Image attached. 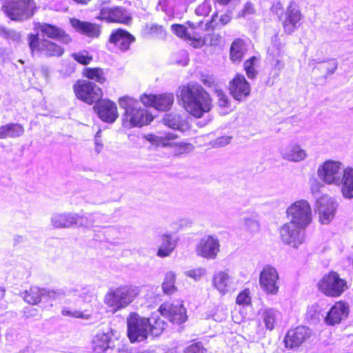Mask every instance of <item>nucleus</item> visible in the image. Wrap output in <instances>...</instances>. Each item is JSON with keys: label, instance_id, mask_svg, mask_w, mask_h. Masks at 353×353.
<instances>
[{"label": "nucleus", "instance_id": "nucleus-1", "mask_svg": "<svg viewBox=\"0 0 353 353\" xmlns=\"http://www.w3.org/2000/svg\"><path fill=\"white\" fill-rule=\"evenodd\" d=\"M178 98L185 110L192 116L201 118L212 108L209 94L199 84L188 83L179 87Z\"/></svg>", "mask_w": 353, "mask_h": 353}, {"label": "nucleus", "instance_id": "nucleus-61", "mask_svg": "<svg viewBox=\"0 0 353 353\" xmlns=\"http://www.w3.org/2000/svg\"><path fill=\"white\" fill-rule=\"evenodd\" d=\"M94 150L97 154H99L103 148V143L100 139H95L94 140Z\"/></svg>", "mask_w": 353, "mask_h": 353}, {"label": "nucleus", "instance_id": "nucleus-25", "mask_svg": "<svg viewBox=\"0 0 353 353\" xmlns=\"http://www.w3.org/2000/svg\"><path fill=\"white\" fill-rule=\"evenodd\" d=\"M134 40V37L123 29H117L112 31L109 38V42L116 46L121 51L128 50L130 44Z\"/></svg>", "mask_w": 353, "mask_h": 353}, {"label": "nucleus", "instance_id": "nucleus-50", "mask_svg": "<svg viewBox=\"0 0 353 353\" xmlns=\"http://www.w3.org/2000/svg\"><path fill=\"white\" fill-rule=\"evenodd\" d=\"M232 139L231 136H222L212 141L210 144L214 148H221L228 145Z\"/></svg>", "mask_w": 353, "mask_h": 353}, {"label": "nucleus", "instance_id": "nucleus-60", "mask_svg": "<svg viewBox=\"0 0 353 353\" xmlns=\"http://www.w3.org/2000/svg\"><path fill=\"white\" fill-rule=\"evenodd\" d=\"M232 17L231 14L230 13H225L224 14H222L219 19V21L224 26L228 24L231 21Z\"/></svg>", "mask_w": 353, "mask_h": 353}, {"label": "nucleus", "instance_id": "nucleus-47", "mask_svg": "<svg viewBox=\"0 0 353 353\" xmlns=\"http://www.w3.org/2000/svg\"><path fill=\"white\" fill-rule=\"evenodd\" d=\"M171 29L176 36L181 39L187 40L190 38V34L188 33L187 28L183 25L174 24L171 26Z\"/></svg>", "mask_w": 353, "mask_h": 353}, {"label": "nucleus", "instance_id": "nucleus-39", "mask_svg": "<svg viewBox=\"0 0 353 353\" xmlns=\"http://www.w3.org/2000/svg\"><path fill=\"white\" fill-rule=\"evenodd\" d=\"M78 292V289L74 287L65 288L64 289H57L52 290H46V294L48 297L52 299H57L62 298L65 296H69L72 294H75Z\"/></svg>", "mask_w": 353, "mask_h": 353}, {"label": "nucleus", "instance_id": "nucleus-33", "mask_svg": "<svg viewBox=\"0 0 353 353\" xmlns=\"http://www.w3.org/2000/svg\"><path fill=\"white\" fill-rule=\"evenodd\" d=\"M243 228L248 232L254 234L260 230V223L256 213L244 216L241 220Z\"/></svg>", "mask_w": 353, "mask_h": 353}, {"label": "nucleus", "instance_id": "nucleus-12", "mask_svg": "<svg viewBox=\"0 0 353 353\" xmlns=\"http://www.w3.org/2000/svg\"><path fill=\"white\" fill-rule=\"evenodd\" d=\"M305 230L288 221L280 228V236L284 243L297 248L305 241Z\"/></svg>", "mask_w": 353, "mask_h": 353}, {"label": "nucleus", "instance_id": "nucleus-9", "mask_svg": "<svg viewBox=\"0 0 353 353\" xmlns=\"http://www.w3.org/2000/svg\"><path fill=\"white\" fill-rule=\"evenodd\" d=\"M128 336L132 343L143 341L149 334V319L132 312L127 318Z\"/></svg>", "mask_w": 353, "mask_h": 353}, {"label": "nucleus", "instance_id": "nucleus-44", "mask_svg": "<svg viewBox=\"0 0 353 353\" xmlns=\"http://www.w3.org/2000/svg\"><path fill=\"white\" fill-rule=\"evenodd\" d=\"M61 314L64 316L82 319L85 320H88L91 317V315L89 314H85L84 312L79 310H71L68 307H64L61 311Z\"/></svg>", "mask_w": 353, "mask_h": 353}, {"label": "nucleus", "instance_id": "nucleus-3", "mask_svg": "<svg viewBox=\"0 0 353 353\" xmlns=\"http://www.w3.org/2000/svg\"><path fill=\"white\" fill-rule=\"evenodd\" d=\"M139 288L133 285H121L117 288H110L105 294L103 302L114 313L121 310L138 297Z\"/></svg>", "mask_w": 353, "mask_h": 353}, {"label": "nucleus", "instance_id": "nucleus-37", "mask_svg": "<svg viewBox=\"0 0 353 353\" xmlns=\"http://www.w3.org/2000/svg\"><path fill=\"white\" fill-rule=\"evenodd\" d=\"M279 315V312L272 308H267L263 310L262 319L267 329L272 330L274 328Z\"/></svg>", "mask_w": 353, "mask_h": 353}, {"label": "nucleus", "instance_id": "nucleus-6", "mask_svg": "<svg viewBox=\"0 0 353 353\" xmlns=\"http://www.w3.org/2000/svg\"><path fill=\"white\" fill-rule=\"evenodd\" d=\"M345 170L341 161L328 159L319 165L316 172L319 179L325 184L339 185Z\"/></svg>", "mask_w": 353, "mask_h": 353}, {"label": "nucleus", "instance_id": "nucleus-7", "mask_svg": "<svg viewBox=\"0 0 353 353\" xmlns=\"http://www.w3.org/2000/svg\"><path fill=\"white\" fill-rule=\"evenodd\" d=\"M320 292L327 296L337 297L347 288V281L334 271L324 274L317 283Z\"/></svg>", "mask_w": 353, "mask_h": 353}, {"label": "nucleus", "instance_id": "nucleus-40", "mask_svg": "<svg viewBox=\"0 0 353 353\" xmlns=\"http://www.w3.org/2000/svg\"><path fill=\"white\" fill-rule=\"evenodd\" d=\"M175 279L176 274L173 272H169L165 274L164 281L162 283V289L165 294H171L176 292Z\"/></svg>", "mask_w": 353, "mask_h": 353}, {"label": "nucleus", "instance_id": "nucleus-27", "mask_svg": "<svg viewBox=\"0 0 353 353\" xmlns=\"http://www.w3.org/2000/svg\"><path fill=\"white\" fill-rule=\"evenodd\" d=\"M70 22L76 30L89 37H97L100 34V27L95 23L81 21L75 18L70 19Z\"/></svg>", "mask_w": 353, "mask_h": 353}, {"label": "nucleus", "instance_id": "nucleus-56", "mask_svg": "<svg viewBox=\"0 0 353 353\" xmlns=\"http://www.w3.org/2000/svg\"><path fill=\"white\" fill-rule=\"evenodd\" d=\"M187 41L195 48H201L205 44V39H203L201 37H196L190 35V38H188Z\"/></svg>", "mask_w": 353, "mask_h": 353}, {"label": "nucleus", "instance_id": "nucleus-62", "mask_svg": "<svg viewBox=\"0 0 353 353\" xmlns=\"http://www.w3.org/2000/svg\"><path fill=\"white\" fill-rule=\"evenodd\" d=\"M187 24L188 25V26L192 29H196L198 27H200L202 24V21H199V22H197L196 23L192 22V21H188L187 22Z\"/></svg>", "mask_w": 353, "mask_h": 353}, {"label": "nucleus", "instance_id": "nucleus-35", "mask_svg": "<svg viewBox=\"0 0 353 353\" xmlns=\"http://www.w3.org/2000/svg\"><path fill=\"white\" fill-rule=\"evenodd\" d=\"M46 290L38 287H31L29 290L26 291L23 299L25 301L32 305H37L41 301L42 296L46 294Z\"/></svg>", "mask_w": 353, "mask_h": 353}, {"label": "nucleus", "instance_id": "nucleus-23", "mask_svg": "<svg viewBox=\"0 0 353 353\" xmlns=\"http://www.w3.org/2000/svg\"><path fill=\"white\" fill-rule=\"evenodd\" d=\"M94 108L103 121L113 123L118 118L117 107L110 100H100Z\"/></svg>", "mask_w": 353, "mask_h": 353}, {"label": "nucleus", "instance_id": "nucleus-19", "mask_svg": "<svg viewBox=\"0 0 353 353\" xmlns=\"http://www.w3.org/2000/svg\"><path fill=\"white\" fill-rule=\"evenodd\" d=\"M97 18L105 20L110 23H119L123 24H128L131 21L130 13L124 8L120 6L112 8L103 7Z\"/></svg>", "mask_w": 353, "mask_h": 353}, {"label": "nucleus", "instance_id": "nucleus-10", "mask_svg": "<svg viewBox=\"0 0 353 353\" xmlns=\"http://www.w3.org/2000/svg\"><path fill=\"white\" fill-rule=\"evenodd\" d=\"M76 97L88 104L99 102L103 97L102 90L88 80L79 81L73 86Z\"/></svg>", "mask_w": 353, "mask_h": 353}, {"label": "nucleus", "instance_id": "nucleus-58", "mask_svg": "<svg viewBox=\"0 0 353 353\" xmlns=\"http://www.w3.org/2000/svg\"><path fill=\"white\" fill-rule=\"evenodd\" d=\"M205 41L209 40L210 44L211 46H216L219 43L221 40V36L218 33H212L206 35Z\"/></svg>", "mask_w": 353, "mask_h": 353}, {"label": "nucleus", "instance_id": "nucleus-2", "mask_svg": "<svg viewBox=\"0 0 353 353\" xmlns=\"http://www.w3.org/2000/svg\"><path fill=\"white\" fill-rule=\"evenodd\" d=\"M119 105L125 110L123 114V125L125 128L141 127L149 124L153 119L147 110L141 108L137 100L128 96L121 97Z\"/></svg>", "mask_w": 353, "mask_h": 353}, {"label": "nucleus", "instance_id": "nucleus-45", "mask_svg": "<svg viewBox=\"0 0 353 353\" xmlns=\"http://www.w3.org/2000/svg\"><path fill=\"white\" fill-rule=\"evenodd\" d=\"M172 147L174 148V152L176 154L187 153L193 150V145L185 142H174Z\"/></svg>", "mask_w": 353, "mask_h": 353}, {"label": "nucleus", "instance_id": "nucleus-32", "mask_svg": "<svg viewBox=\"0 0 353 353\" xmlns=\"http://www.w3.org/2000/svg\"><path fill=\"white\" fill-rule=\"evenodd\" d=\"M24 133V128L19 123H8L0 127V139L16 138Z\"/></svg>", "mask_w": 353, "mask_h": 353}, {"label": "nucleus", "instance_id": "nucleus-59", "mask_svg": "<svg viewBox=\"0 0 353 353\" xmlns=\"http://www.w3.org/2000/svg\"><path fill=\"white\" fill-rule=\"evenodd\" d=\"M337 68L338 62L336 60L332 59L330 61L327 66V74L330 75L334 74L336 72Z\"/></svg>", "mask_w": 353, "mask_h": 353}, {"label": "nucleus", "instance_id": "nucleus-28", "mask_svg": "<svg viewBox=\"0 0 353 353\" xmlns=\"http://www.w3.org/2000/svg\"><path fill=\"white\" fill-rule=\"evenodd\" d=\"M112 332L110 328L99 331L93 336L92 348L96 353H103L110 347Z\"/></svg>", "mask_w": 353, "mask_h": 353}, {"label": "nucleus", "instance_id": "nucleus-14", "mask_svg": "<svg viewBox=\"0 0 353 353\" xmlns=\"http://www.w3.org/2000/svg\"><path fill=\"white\" fill-rule=\"evenodd\" d=\"M212 283L213 288L222 296L234 290L239 283L229 270L215 272L212 276Z\"/></svg>", "mask_w": 353, "mask_h": 353}, {"label": "nucleus", "instance_id": "nucleus-11", "mask_svg": "<svg viewBox=\"0 0 353 353\" xmlns=\"http://www.w3.org/2000/svg\"><path fill=\"white\" fill-rule=\"evenodd\" d=\"M302 19L303 14L299 6L294 1H290L281 18L284 32L292 34L299 28Z\"/></svg>", "mask_w": 353, "mask_h": 353}, {"label": "nucleus", "instance_id": "nucleus-34", "mask_svg": "<svg viewBox=\"0 0 353 353\" xmlns=\"http://www.w3.org/2000/svg\"><path fill=\"white\" fill-rule=\"evenodd\" d=\"M246 52L245 43L242 40L236 39L230 47V59L233 62L241 61Z\"/></svg>", "mask_w": 353, "mask_h": 353}, {"label": "nucleus", "instance_id": "nucleus-5", "mask_svg": "<svg viewBox=\"0 0 353 353\" xmlns=\"http://www.w3.org/2000/svg\"><path fill=\"white\" fill-rule=\"evenodd\" d=\"M3 8L11 20L23 21L33 16L37 6L34 0H9Z\"/></svg>", "mask_w": 353, "mask_h": 353}, {"label": "nucleus", "instance_id": "nucleus-41", "mask_svg": "<svg viewBox=\"0 0 353 353\" xmlns=\"http://www.w3.org/2000/svg\"><path fill=\"white\" fill-rule=\"evenodd\" d=\"M163 123L173 129L179 130L182 126L181 117L176 114H167L163 119Z\"/></svg>", "mask_w": 353, "mask_h": 353}, {"label": "nucleus", "instance_id": "nucleus-21", "mask_svg": "<svg viewBox=\"0 0 353 353\" xmlns=\"http://www.w3.org/2000/svg\"><path fill=\"white\" fill-rule=\"evenodd\" d=\"M229 90L233 98L237 101L245 100L250 94V85L243 74H238L230 82Z\"/></svg>", "mask_w": 353, "mask_h": 353}, {"label": "nucleus", "instance_id": "nucleus-4", "mask_svg": "<svg viewBox=\"0 0 353 353\" xmlns=\"http://www.w3.org/2000/svg\"><path fill=\"white\" fill-rule=\"evenodd\" d=\"M288 221L301 228H307L312 222V211L306 200H299L292 203L286 210Z\"/></svg>", "mask_w": 353, "mask_h": 353}, {"label": "nucleus", "instance_id": "nucleus-52", "mask_svg": "<svg viewBox=\"0 0 353 353\" xmlns=\"http://www.w3.org/2000/svg\"><path fill=\"white\" fill-rule=\"evenodd\" d=\"M215 95L217 98V103L220 107L226 108L230 105V101L228 96L221 90L215 91Z\"/></svg>", "mask_w": 353, "mask_h": 353}, {"label": "nucleus", "instance_id": "nucleus-46", "mask_svg": "<svg viewBox=\"0 0 353 353\" xmlns=\"http://www.w3.org/2000/svg\"><path fill=\"white\" fill-rule=\"evenodd\" d=\"M178 137V136L174 133H164L156 137L157 140L159 141V142L163 145H172L173 143H174V140Z\"/></svg>", "mask_w": 353, "mask_h": 353}, {"label": "nucleus", "instance_id": "nucleus-22", "mask_svg": "<svg viewBox=\"0 0 353 353\" xmlns=\"http://www.w3.org/2000/svg\"><path fill=\"white\" fill-rule=\"evenodd\" d=\"M311 335L310 330L304 326H299L288 332L285 337L286 347L294 348L300 346Z\"/></svg>", "mask_w": 353, "mask_h": 353}, {"label": "nucleus", "instance_id": "nucleus-15", "mask_svg": "<svg viewBox=\"0 0 353 353\" xmlns=\"http://www.w3.org/2000/svg\"><path fill=\"white\" fill-rule=\"evenodd\" d=\"M279 276L276 270L272 266L266 265L260 274V286L267 294H276L279 289Z\"/></svg>", "mask_w": 353, "mask_h": 353}, {"label": "nucleus", "instance_id": "nucleus-49", "mask_svg": "<svg viewBox=\"0 0 353 353\" xmlns=\"http://www.w3.org/2000/svg\"><path fill=\"white\" fill-rule=\"evenodd\" d=\"M185 274L193 279L194 281L200 280L204 275L206 274V270L203 268H199L197 269L190 270L185 272Z\"/></svg>", "mask_w": 353, "mask_h": 353}, {"label": "nucleus", "instance_id": "nucleus-26", "mask_svg": "<svg viewBox=\"0 0 353 353\" xmlns=\"http://www.w3.org/2000/svg\"><path fill=\"white\" fill-rule=\"evenodd\" d=\"M349 313V307L345 303L337 302L330 310L325 318V322L328 325L339 323L347 318Z\"/></svg>", "mask_w": 353, "mask_h": 353}, {"label": "nucleus", "instance_id": "nucleus-38", "mask_svg": "<svg viewBox=\"0 0 353 353\" xmlns=\"http://www.w3.org/2000/svg\"><path fill=\"white\" fill-rule=\"evenodd\" d=\"M148 319L150 321L149 332L154 336L160 335L165 327V321L154 314Z\"/></svg>", "mask_w": 353, "mask_h": 353}, {"label": "nucleus", "instance_id": "nucleus-20", "mask_svg": "<svg viewBox=\"0 0 353 353\" xmlns=\"http://www.w3.org/2000/svg\"><path fill=\"white\" fill-rule=\"evenodd\" d=\"M141 100L148 106H152L157 110L165 111L169 110L174 102V95L172 93L163 94H143Z\"/></svg>", "mask_w": 353, "mask_h": 353}, {"label": "nucleus", "instance_id": "nucleus-8", "mask_svg": "<svg viewBox=\"0 0 353 353\" xmlns=\"http://www.w3.org/2000/svg\"><path fill=\"white\" fill-rule=\"evenodd\" d=\"M28 43L33 54L59 57L64 53L63 47L48 39H40L37 34L29 35Z\"/></svg>", "mask_w": 353, "mask_h": 353}, {"label": "nucleus", "instance_id": "nucleus-36", "mask_svg": "<svg viewBox=\"0 0 353 353\" xmlns=\"http://www.w3.org/2000/svg\"><path fill=\"white\" fill-rule=\"evenodd\" d=\"M83 76L100 84L106 81L105 74L103 70L100 68H86L83 70Z\"/></svg>", "mask_w": 353, "mask_h": 353}, {"label": "nucleus", "instance_id": "nucleus-13", "mask_svg": "<svg viewBox=\"0 0 353 353\" xmlns=\"http://www.w3.org/2000/svg\"><path fill=\"white\" fill-rule=\"evenodd\" d=\"M337 206L335 200L327 195H323L316 200L315 210L321 224L327 225L333 220Z\"/></svg>", "mask_w": 353, "mask_h": 353}, {"label": "nucleus", "instance_id": "nucleus-53", "mask_svg": "<svg viewBox=\"0 0 353 353\" xmlns=\"http://www.w3.org/2000/svg\"><path fill=\"white\" fill-rule=\"evenodd\" d=\"M150 33L154 34L159 38H164L165 36V31L161 26L157 24H152L150 28Z\"/></svg>", "mask_w": 353, "mask_h": 353}, {"label": "nucleus", "instance_id": "nucleus-24", "mask_svg": "<svg viewBox=\"0 0 353 353\" xmlns=\"http://www.w3.org/2000/svg\"><path fill=\"white\" fill-rule=\"evenodd\" d=\"M38 28L45 36L64 44H68L72 41L70 36L58 26L43 23L38 25Z\"/></svg>", "mask_w": 353, "mask_h": 353}, {"label": "nucleus", "instance_id": "nucleus-43", "mask_svg": "<svg viewBox=\"0 0 353 353\" xmlns=\"http://www.w3.org/2000/svg\"><path fill=\"white\" fill-rule=\"evenodd\" d=\"M257 60L258 59L256 57H252L244 63V69L248 77L250 79H254L256 75L257 72L255 69V65Z\"/></svg>", "mask_w": 353, "mask_h": 353}, {"label": "nucleus", "instance_id": "nucleus-30", "mask_svg": "<svg viewBox=\"0 0 353 353\" xmlns=\"http://www.w3.org/2000/svg\"><path fill=\"white\" fill-rule=\"evenodd\" d=\"M75 213H54L50 218V223L54 228H74Z\"/></svg>", "mask_w": 353, "mask_h": 353}, {"label": "nucleus", "instance_id": "nucleus-51", "mask_svg": "<svg viewBox=\"0 0 353 353\" xmlns=\"http://www.w3.org/2000/svg\"><path fill=\"white\" fill-rule=\"evenodd\" d=\"M251 302L249 290H244L239 294L236 297V303L238 305H249Z\"/></svg>", "mask_w": 353, "mask_h": 353}, {"label": "nucleus", "instance_id": "nucleus-63", "mask_svg": "<svg viewBox=\"0 0 353 353\" xmlns=\"http://www.w3.org/2000/svg\"><path fill=\"white\" fill-rule=\"evenodd\" d=\"M231 0H216L221 5H227Z\"/></svg>", "mask_w": 353, "mask_h": 353}, {"label": "nucleus", "instance_id": "nucleus-29", "mask_svg": "<svg viewBox=\"0 0 353 353\" xmlns=\"http://www.w3.org/2000/svg\"><path fill=\"white\" fill-rule=\"evenodd\" d=\"M341 192L346 199H353V168L346 167L345 172L341 176Z\"/></svg>", "mask_w": 353, "mask_h": 353}, {"label": "nucleus", "instance_id": "nucleus-57", "mask_svg": "<svg viewBox=\"0 0 353 353\" xmlns=\"http://www.w3.org/2000/svg\"><path fill=\"white\" fill-rule=\"evenodd\" d=\"M211 10V6L210 3L207 1H204L201 5H200L195 10L196 14L198 15H207L209 14Z\"/></svg>", "mask_w": 353, "mask_h": 353}, {"label": "nucleus", "instance_id": "nucleus-18", "mask_svg": "<svg viewBox=\"0 0 353 353\" xmlns=\"http://www.w3.org/2000/svg\"><path fill=\"white\" fill-rule=\"evenodd\" d=\"M279 154L283 160L292 163L304 161L309 157L307 151L299 143L294 142L280 148Z\"/></svg>", "mask_w": 353, "mask_h": 353}, {"label": "nucleus", "instance_id": "nucleus-42", "mask_svg": "<svg viewBox=\"0 0 353 353\" xmlns=\"http://www.w3.org/2000/svg\"><path fill=\"white\" fill-rule=\"evenodd\" d=\"M94 224V221L92 219L91 216H84L79 215L78 214H74V227H81V228H90L92 227Z\"/></svg>", "mask_w": 353, "mask_h": 353}, {"label": "nucleus", "instance_id": "nucleus-31", "mask_svg": "<svg viewBox=\"0 0 353 353\" xmlns=\"http://www.w3.org/2000/svg\"><path fill=\"white\" fill-rule=\"evenodd\" d=\"M176 239L170 234H164L161 236V244L157 251V256L166 257L171 254L176 245Z\"/></svg>", "mask_w": 353, "mask_h": 353}, {"label": "nucleus", "instance_id": "nucleus-55", "mask_svg": "<svg viewBox=\"0 0 353 353\" xmlns=\"http://www.w3.org/2000/svg\"><path fill=\"white\" fill-rule=\"evenodd\" d=\"M255 12L254 5L250 2H247L243 9L238 14V17H245L248 15L253 14Z\"/></svg>", "mask_w": 353, "mask_h": 353}, {"label": "nucleus", "instance_id": "nucleus-17", "mask_svg": "<svg viewBox=\"0 0 353 353\" xmlns=\"http://www.w3.org/2000/svg\"><path fill=\"white\" fill-rule=\"evenodd\" d=\"M220 242L215 236H203L196 247V254L203 258L214 259L220 252Z\"/></svg>", "mask_w": 353, "mask_h": 353}, {"label": "nucleus", "instance_id": "nucleus-64", "mask_svg": "<svg viewBox=\"0 0 353 353\" xmlns=\"http://www.w3.org/2000/svg\"><path fill=\"white\" fill-rule=\"evenodd\" d=\"M272 8H275V9H281V3L278 2L276 3H275L273 6H272Z\"/></svg>", "mask_w": 353, "mask_h": 353}, {"label": "nucleus", "instance_id": "nucleus-16", "mask_svg": "<svg viewBox=\"0 0 353 353\" xmlns=\"http://www.w3.org/2000/svg\"><path fill=\"white\" fill-rule=\"evenodd\" d=\"M158 311L173 323L181 324L187 319L185 308L179 302L164 303L159 307Z\"/></svg>", "mask_w": 353, "mask_h": 353}, {"label": "nucleus", "instance_id": "nucleus-48", "mask_svg": "<svg viewBox=\"0 0 353 353\" xmlns=\"http://www.w3.org/2000/svg\"><path fill=\"white\" fill-rule=\"evenodd\" d=\"M75 61L83 65H88L92 60V57L89 55L86 51L72 54Z\"/></svg>", "mask_w": 353, "mask_h": 353}, {"label": "nucleus", "instance_id": "nucleus-54", "mask_svg": "<svg viewBox=\"0 0 353 353\" xmlns=\"http://www.w3.org/2000/svg\"><path fill=\"white\" fill-rule=\"evenodd\" d=\"M205 350L201 343H195L188 346L184 353H205Z\"/></svg>", "mask_w": 353, "mask_h": 353}]
</instances>
